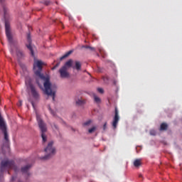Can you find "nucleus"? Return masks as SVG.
<instances>
[{"label": "nucleus", "instance_id": "f257e3e1", "mask_svg": "<svg viewBox=\"0 0 182 182\" xmlns=\"http://www.w3.org/2000/svg\"><path fill=\"white\" fill-rule=\"evenodd\" d=\"M44 65L45 63L42 62V60H35L33 63L34 73L41 80H43L44 93L48 96H51L54 102L55 95L56 94V85L50 82V78L48 75L45 76L42 74V68Z\"/></svg>", "mask_w": 182, "mask_h": 182}, {"label": "nucleus", "instance_id": "f03ea898", "mask_svg": "<svg viewBox=\"0 0 182 182\" xmlns=\"http://www.w3.org/2000/svg\"><path fill=\"white\" fill-rule=\"evenodd\" d=\"M73 60L70 59L59 69L58 72L60 73V77L63 79H66L68 77H70V74L69 73V69L72 68V65H73Z\"/></svg>", "mask_w": 182, "mask_h": 182}, {"label": "nucleus", "instance_id": "7ed1b4c3", "mask_svg": "<svg viewBox=\"0 0 182 182\" xmlns=\"http://www.w3.org/2000/svg\"><path fill=\"white\" fill-rule=\"evenodd\" d=\"M36 119L38 127L41 130L43 143H46V141H48V136H46V132H48V127L46 126V123L43 122V119H42V118H41V116L38 114L36 115Z\"/></svg>", "mask_w": 182, "mask_h": 182}, {"label": "nucleus", "instance_id": "20e7f679", "mask_svg": "<svg viewBox=\"0 0 182 182\" xmlns=\"http://www.w3.org/2000/svg\"><path fill=\"white\" fill-rule=\"evenodd\" d=\"M26 85L27 87H29L31 89V95L36 102L37 100H39V92L36 91V88H35V86H33V84L32 83V80H31V77H26Z\"/></svg>", "mask_w": 182, "mask_h": 182}, {"label": "nucleus", "instance_id": "39448f33", "mask_svg": "<svg viewBox=\"0 0 182 182\" xmlns=\"http://www.w3.org/2000/svg\"><path fill=\"white\" fill-rule=\"evenodd\" d=\"M44 151L46 153L45 156L42 157V160H49L52 156H54L56 153V150L53 148V141H50L47 147L44 149Z\"/></svg>", "mask_w": 182, "mask_h": 182}, {"label": "nucleus", "instance_id": "423d86ee", "mask_svg": "<svg viewBox=\"0 0 182 182\" xmlns=\"http://www.w3.org/2000/svg\"><path fill=\"white\" fill-rule=\"evenodd\" d=\"M1 171H4V168H7L8 170L13 169V170H15V171H16V166H15V162L8 159H4L1 161Z\"/></svg>", "mask_w": 182, "mask_h": 182}, {"label": "nucleus", "instance_id": "0eeeda50", "mask_svg": "<svg viewBox=\"0 0 182 182\" xmlns=\"http://www.w3.org/2000/svg\"><path fill=\"white\" fill-rule=\"evenodd\" d=\"M5 29L7 39L9 43H12V42H14V40L12 38V34H11V25L9 24V22L6 21H5Z\"/></svg>", "mask_w": 182, "mask_h": 182}, {"label": "nucleus", "instance_id": "6e6552de", "mask_svg": "<svg viewBox=\"0 0 182 182\" xmlns=\"http://www.w3.org/2000/svg\"><path fill=\"white\" fill-rule=\"evenodd\" d=\"M27 41L28 44H26V48L30 50L31 56H35L33 48H32V40L31 39V34H28Z\"/></svg>", "mask_w": 182, "mask_h": 182}, {"label": "nucleus", "instance_id": "1a4fd4ad", "mask_svg": "<svg viewBox=\"0 0 182 182\" xmlns=\"http://www.w3.org/2000/svg\"><path fill=\"white\" fill-rule=\"evenodd\" d=\"M75 102L76 106L82 107L86 105V100L82 99V97H75Z\"/></svg>", "mask_w": 182, "mask_h": 182}, {"label": "nucleus", "instance_id": "9d476101", "mask_svg": "<svg viewBox=\"0 0 182 182\" xmlns=\"http://www.w3.org/2000/svg\"><path fill=\"white\" fill-rule=\"evenodd\" d=\"M119 110H117V107H115V115L114 117V119L112 122V127L114 129H116L117 127V124L119 123Z\"/></svg>", "mask_w": 182, "mask_h": 182}, {"label": "nucleus", "instance_id": "9b49d317", "mask_svg": "<svg viewBox=\"0 0 182 182\" xmlns=\"http://www.w3.org/2000/svg\"><path fill=\"white\" fill-rule=\"evenodd\" d=\"M71 68H73V69H75V70H77L79 72V70H82V63H80V61L75 60L74 62V65L72 64Z\"/></svg>", "mask_w": 182, "mask_h": 182}, {"label": "nucleus", "instance_id": "f8f14e48", "mask_svg": "<svg viewBox=\"0 0 182 182\" xmlns=\"http://www.w3.org/2000/svg\"><path fill=\"white\" fill-rule=\"evenodd\" d=\"M167 129H168V124H167V123L163 122L162 124H161L159 129L160 132H166Z\"/></svg>", "mask_w": 182, "mask_h": 182}, {"label": "nucleus", "instance_id": "ddd939ff", "mask_svg": "<svg viewBox=\"0 0 182 182\" xmlns=\"http://www.w3.org/2000/svg\"><path fill=\"white\" fill-rule=\"evenodd\" d=\"M16 53L18 59H22V58H23V52L19 48H16Z\"/></svg>", "mask_w": 182, "mask_h": 182}, {"label": "nucleus", "instance_id": "4468645a", "mask_svg": "<svg viewBox=\"0 0 182 182\" xmlns=\"http://www.w3.org/2000/svg\"><path fill=\"white\" fill-rule=\"evenodd\" d=\"M134 166L136 168H139L141 166V159H135L134 161Z\"/></svg>", "mask_w": 182, "mask_h": 182}, {"label": "nucleus", "instance_id": "2eb2a0df", "mask_svg": "<svg viewBox=\"0 0 182 182\" xmlns=\"http://www.w3.org/2000/svg\"><path fill=\"white\" fill-rule=\"evenodd\" d=\"M73 53V50H70L68 53H66L64 55L60 57V60H63V59H66L70 55H72Z\"/></svg>", "mask_w": 182, "mask_h": 182}, {"label": "nucleus", "instance_id": "dca6fc26", "mask_svg": "<svg viewBox=\"0 0 182 182\" xmlns=\"http://www.w3.org/2000/svg\"><path fill=\"white\" fill-rule=\"evenodd\" d=\"M31 168V165H26L24 167L21 168L22 173H28V170Z\"/></svg>", "mask_w": 182, "mask_h": 182}, {"label": "nucleus", "instance_id": "f3484780", "mask_svg": "<svg viewBox=\"0 0 182 182\" xmlns=\"http://www.w3.org/2000/svg\"><path fill=\"white\" fill-rule=\"evenodd\" d=\"M92 96L94 97V100L96 103H100L101 100L99 97L96 96V94H95V92H92Z\"/></svg>", "mask_w": 182, "mask_h": 182}, {"label": "nucleus", "instance_id": "a211bd4d", "mask_svg": "<svg viewBox=\"0 0 182 182\" xmlns=\"http://www.w3.org/2000/svg\"><path fill=\"white\" fill-rule=\"evenodd\" d=\"M97 127H92V128H90V129H88V133H90V134H92V133H93L95 130H96Z\"/></svg>", "mask_w": 182, "mask_h": 182}, {"label": "nucleus", "instance_id": "6ab92c4d", "mask_svg": "<svg viewBox=\"0 0 182 182\" xmlns=\"http://www.w3.org/2000/svg\"><path fill=\"white\" fill-rule=\"evenodd\" d=\"M44 5H46V6H48V5L51 4H52V1H45L43 2Z\"/></svg>", "mask_w": 182, "mask_h": 182}, {"label": "nucleus", "instance_id": "aec40b11", "mask_svg": "<svg viewBox=\"0 0 182 182\" xmlns=\"http://www.w3.org/2000/svg\"><path fill=\"white\" fill-rule=\"evenodd\" d=\"M4 9V18H6V12H8V9L6 7H3Z\"/></svg>", "mask_w": 182, "mask_h": 182}, {"label": "nucleus", "instance_id": "412c9836", "mask_svg": "<svg viewBox=\"0 0 182 182\" xmlns=\"http://www.w3.org/2000/svg\"><path fill=\"white\" fill-rule=\"evenodd\" d=\"M97 92H99V93H101L102 95L105 93V90L102 88H97Z\"/></svg>", "mask_w": 182, "mask_h": 182}, {"label": "nucleus", "instance_id": "4be33fe9", "mask_svg": "<svg viewBox=\"0 0 182 182\" xmlns=\"http://www.w3.org/2000/svg\"><path fill=\"white\" fill-rule=\"evenodd\" d=\"M90 123H92V120L89 119L88 121H87L84 123V126H89V124H90Z\"/></svg>", "mask_w": 182, "mask_h": 182}, {"label": "nucleus", "instance_id": "5701e85b", "mask_svg": "<svg viewBox=\"0 0 182 182\" xmlns=\"http://www.w3.org/2000/svg\"><path fill=\"white\" fill-rule=\"evenodd\" d=\"M150 134H151V136H156V131L154 129L151 130Z\"/></svg>", "mask_w": 182, "mask_h": 182}, {"label": "nucleus", "instance_id": "b1692460", "mask_svg": "<svg viewBox=\"0 0 182 182\" xmlns=\"http://www.w3.org/2000/svg\"><path fill=\"white\" fill-rule=\"evenodd\" d=\"M102 129L104 132L107 129V122H105Z\"/></svg>", "mask_w": 182, "mask_h": 182}, {"label": "nucleus", "instance_id": "393cba45", "mask_svg": "<svg viewBox=\"0 0 182 182\" xmlns=\"http://www.w3.org/2000/svg\"><path fill=\"white\" fill-rule=\"evenodd\" d=\"M20 66L23 69V70H26V66L25 65L21 64Z\"/></svg>", "mask_w": 182, "mask_h": 182}, {"label": "nucleus", "instance_id": "a878e982", "mask_svg": "<svg viewBox=\"0 0 182 182\" xmlns=\"http://www.w3.org/2000/svg\"><path fill=\"white\" fill-rule=\"evenodd\" d=\"M28 101L31 103L33 109H35V102H33V100H28Z\"/></svg>", "mask_w": 182, "mask_h": 182}, {"label": "nucleus", "instance_id": "bb28decb", "mask_svg": "<svg viewBox=\"0 0 182 182\" xmlns=\"http://www.w3.org/2000/svg\"><path fill=\"white\" fill-rule=\"evenodd\" d=\"M53 127L54 129H55V130H59V127H58V125H56V124H53Z\"/></svg>", "mask_w": 182, "mask_h": 182}, {"label": "nucleus", "instance_id": "cd10ccee", "mask_svg": "<svg viewBox=\"0 0 182 182\" xmlns=\"http://www.w3.org/2000/svg\"><path fill=\"white\" fill-rule=\"evenodd\" d=\"M17 105L18 106V107H21V106H22V101L20 100Z\"/></svg>", "mask_w": 182, "mask_h": 182}, {"label": "nucleus", "instance_id": "c85d7f7f", "mask_svg": "<svg viewBox=\"0 0 182 182\" xmlns=\"http://www.w3.org/2000/svg\"><path fill=\"white\" fill-rule=\"evenodd\" d=\"M36 83L38 85V86H41V83L39 82V78H36Z\"/></svg>", "mask_w": 182, "mask_h": 182}, {"label": "nucleus", "instance_id": "c756f323", "mask_svg": "<svg viewBox=\"0 0 182 182\" xmlns=\"http://www.w3.org/2000/svg\"><path fill=\"white\" fill-rule=\"evenodd\" d=\"M82 48H85V49H88V48H90L89 46H82Z\"/></svg>", "mask_w": 182, "mask_h": 182}, {"label": "nucleus", "instance_id": "7c9ffc66", "mask_svg": "<svg viewBox=\"0 0 182 182\" xmlns=\"http://www.w3.org/2000/svg\"><path fill=\"white\" fill-rule=\"evenodd\" d=\"M88 49H90V50H91V51H94L95 50V48L90 47V48H88Z\"/></svg>", "mask_w": 182, "mask_h": 182}, {"label": "nucleus", "instance_id": "2f4dec72", "mask_svg": "<svg viewBox=\"0 0 182 182\" xmlns=\"http://www.w3.org/2000/svg\"><path fill=\"white\" fill-rule=\"evenodd\" d=\"M60 65V62H58V63L55 65V68H59Z\"/></svg>", "mask_w": 182, "mask_h": 182}, {"label": "nucleus", "instance_id": "473e14b6", "mask_svg": "<svg viewBox=\"0 0 182 182\" xmlns=\"http://www.w3.org/2000/svg\"><path fill=\"white\" fill-rule=\"evenodd\" d=\"M15 178H16V177H15V176H13V177H12V179H11L12 181H14L15 180Z\"/></svg>", "mask_w": 182, "mask_h": 182}, {"label": "nucleus", "instance_id": "72a5a7b5", "mask_svg": "<svg viewBox=\"0 0 182 182\" xmlns=\"http://www.w3.org/2000/svg\"><path fill=\"white\" fill-rule=\"evenodd\" d=\"M55 69H56V68L55 66L51 68V70H55Z\"/></svg>", "mask_w": 182, "mask_h": 182}, {"label": "nucleus", "instance_id": "f704fd0d", "mask_svg": "<svg viewBox=\"0 0 182 182\" xmlns=\"http://www.w3.org/2000/svg\"><path fill=\"white\" fill-rule=\"evenodd\" d=\"M4 2V0H0V4H2Z\"/></svg>", "mask_w": 182, "mask_h": 182}, {"label": "nucleus", "instance_id": "c9c22d12", "mask_svg": "<svg viewBox=\"0 0 182 182\" xmlns=\"http://www.w3.org/2000/svg\"><path fill=\"white\" fill-rule=\"evenodd\" d=\"M139 177H143V175L139 174Z\"/></svg>", "mask_w": 182, "mask_h": 182}, {"label": "nucleus", "instance_id": "e433bc0d", "mask_svg": "<svg viewBox=\"0 0 182 182\" xmlns=\"http://www.w3.org/2000/svg\"><path fill=\"white\" fill-rule=\"evenodd\" d=\"M99 50H100V53H102V49H100Z\"/></svg>", "mask_w": 182, "mask_h": 182}, {"label": "nucleus", "instance_id": "4c0bfd02", "mask_svg": "<svg viewBox=\"0 0 182 182\" xmlns=\"http://www.w3.org/2000/svg\"><path fill=\"white\" fill-rule=\"evenodd\" d=\"M106 79V80H105ZM104 80H107V78L106 77V78H104Z\"/></svg>", "mask_w": 182, "mask_h": 182}, {"label": "nucleus", "instance_id": "58836bf2", "mask_svg": "<svg viewBox=\"0 0 182 182\" xmlns=\"http://www.w3.org/2000/svg\"><path fill=\"white\" fill-rule=\"evenodd\" d=\"M97 55L99 57V56H100L99 54H97Z\"/></svg>", "mask_w": 182, "mask_h": 182}]
</instances>
